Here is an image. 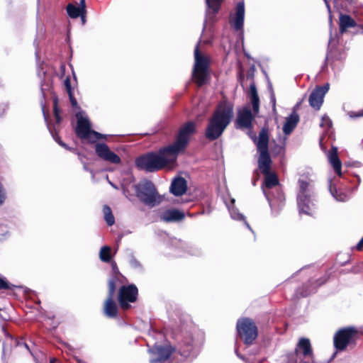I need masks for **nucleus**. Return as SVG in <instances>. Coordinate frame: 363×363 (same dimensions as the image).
I'll return each mask as SVG.
<instances>
[{
	"label": "nucleus",
	"instance_id": "nucleus-7",
	"mask_svg": "<svg viewBox=\"0 0 363 363\" xmlns=\"http://www.w3.org/2000/svg\"><path fill=\"white\" fill-rule=\"evenodd\" d=\"M199 43L194 49V65L193 69L194 81L199 85L202 86L206 84L209 77L208 66L209 59L202 55L199 50Z\"/></svg>",
	"mask_w": 363,
	"mask_h": 363
},
{
	"label": "nucleus",
	"instance_id": "nucleus-28",
	"mask_svg": "<svg viewBox=\"0 0 363 363\" xmlns=\"http://www.w3.org/2000/svg\"><path fill=\"white\" fill-rule=\"evenodd\" d=\"M234 203H235V199H230V204H228V203L226 204L227 207L228 208V211H229V212L230 213L231 218L233 220H243L244 223H245V225L250 230H251V228H250V225L248 224V223L245 219V216L242 213H240L238 209L234 208V206H233Z\"/></svg>",
	"mask_w": 363,
	"mask_h": 363
},
{
	"label": "nucleus",
	"instance_id": "nucleus-23",
	"mask_svg": "<svg viewBox=\"0 0 363 363\" xmlns=\"http://www.w3.org/2000/svg\"><path fill=\"white\" fill-rule=\"evenodd\" d=\"M185 215L183 212L177 209H167L163 211L160 215V218L164 222H177L184 219Z\"/></svg>",
	"mask_w": 363,
	"mask_h": 363
},
{
	"label": "nucleus",
	"instance_id": "nucleus-9",
	"mask_svg": "<svg viewBox=\"0 0 363 363\" xmlns=\"http://www.w3.org/2000/svg\"><path fill=\"white\" fill-rule=\"evenodd\" d=\"M313 360V354L309 339L302 337L299 340L295 352L290 356V363H307Z\"/></svg>",
	"mask_w": 363,
	"mask_h": 363
},
{
	"label": "nucleus",
	"instance_id": "nucleus-21",
	"mask_svg": "<svg viewBox=\"0 0 363 363\" xmlns=\"http://www.w3.org/2000/svg\"><path fill=\"white\" fill-rule=\"evenodd\" d=\"M196 347L191 335L186 337L180 343L179 352L182 356L188 357L195 355Z\"/></svg>",
	"mask_w": 363,
	"mask_h": 363
},
{
	"label": "nucleus",
	"instance_id": "nucleus-17",
	"mask_svg": "<svg viewBox=\"0 0 363 363\" xmlns=\"http://www.w3.org/2000/svg\"><path fill=\"white\" fill-rule=\"evenodd\" d=\"M223 1V0H205L206 6L203 30L206 29L208 23H211L215 21V17L220 10Z\"/></svg>",
	"mask_w": 363,
	"mask_h": 363
},
{
	"label": "nucleus",
	"instance_id": "nucleus-52",
	"mask_svg": "<svg viewBox=\"0 0 363 363\" xmlns=\"http://www.w3.org/2000/svg\"><path fill=\"white\" fill-rule=\"evenodd\" d=\"M237 355H238V357H239L240 359H243V357H242V356H241V355H240V354H237Z\"/></svg>",
	"mask_w": 363,
	"mask_h": 363
},
{
	"label": "nucleus",
	"instance_id": "nucleus-27",
	"mask_svg": "<svg viewBox=\"0 0 363 363\" xmlns=\"http://www.w3.org/2000/svg\"><path fill=\"white\" fill-rule=\"evenodd\" d=\"M328 160L330 163V164L333 166L335 173L338 177H340L341 173V168H342V163L337 156V148L333 147L331 151L328 154Z\"/></svg>",
	"mask_w": 363,
	"mask_h": 363
},
{
	"label": "nucleus",
	"instance_id": "nucleus-35",
	"mask_svg": "<svg viewBox=\"0 0 363 363\" xmlns=\"http://www.w3.org/2000/svg\"><path fill=\"white\" fill-rule=\"evenodd\" d=\"M64 85H65L67 92L68 93L70 99H72V86H71V82H70V79L69 77H67L65 79Z\"/></svg>",
	"mask_w": 363,
	"mask_h": 363
},
{
	"label": "nucleus",
	"instance_id": "nucleus-41",
	"mask_svg": "<svg viewBox=\"0 0 363 363\" xmlns=\"http://www.w3.org/2000/svg\"><path fill=\"white\" fill-rule=\"evenodd\" d=\"M9 288L8 283L2 278H0V289Z\"/></svg>",
	"mask_w": 363,
	"mask_h": 363
},
{
	"label": "nucleus",
	"instance_id": "nucleus-30",
	"mask_svg": "<svg viewBox=\"0 0 363 363\" xmlns=\"http://www.w3.org/2000/svg\"><path fill=\"white\" fill-rule=\"evenodd\" d=\"M99 258L104 262H108L111 261V247L108 246H104L99 251Z\"/></svg>",
	"mask_w": 363,
	"mask_h": 363
},
{
	"label": "nucleus",
	"instance_id": "nucleus-18",
	"mask_svg": "<svg viewBox=\"0 0 363 363\" xmlns=\"http://www.w3.org/2000/svg\"><path fill=\"white\" fill-rule=\"evenodd\" d=\"M328 84L315 89L309 96L308 101L310 106L315 110H319L323 104L324 96L328 92Z\"/></svg>",
	"mask_w": 363,
	"mask_h": 363
},
{
	"label": "nucleus",
	"instance_id": "nucleus-22",
	"mask_svg": "<svg viewBox=\"0 0 363 363\" xmlns=\"http://www.w3.org/2000/svg\"><path fill=\"white\" fill-rule=\"evenodd\" d=\"M337 182L336 177L329 179L328 186L330 194L337 201L345 202L348 201L350 199L349 196L337 189Z\"/></svg>",
	"mask_w": 363,
	"mask_h": 363
},
{
	"label": "nucleus",
	"instance_id": "nucleus-38",
	"mask_svg": "<svg viewBox=\"0 0 363 363\" xmlns=\"http://www.w3.org/2000/svg\"><path fill=\"white\" fill-rule=\"evenodd\" d=\"M348 115L350 118L363 117V109L358 112H350Z\"/></svg>",
	"mask_w": 363,
	"mask_h": 363
},
{
	"label": "nucleus",
	"instance_id": "nucleus-50",
	"mask_svg": "<svg viewBox=\"0 0 363 363\" xmlns=\"http://www.w3.org/2000/svg\"><path fill=\"white\" fill-rule=\"evenodd\" d=\"M84 169L86 171H89V169H88V167H86V165H84Z\"/></svg>",
	"mask_w": 363,
	"mask_h": 363
},
{
	"label": "nucleus",
	"instance_id": "nucleus-25",
	"mask_svg": "<svg viewBox=\"0 0 363 363\" xmlns=\"http://www.w3.org/2000/svg\"><path fill=\"white\" fill-rule=\"evenodd\" d=\"M67 11L68 15L72 18H76L79 16L84 18V14L86 13L85 0H80V4L78 7L72 4H68Z\"/></svg>",
	"mask_w": 363,
	"mask_h": 363
},
{
	"label": "nucleus",
	"instance_id": "nucleus-51",
	"mask_svg": "<svg viewBox=\"0 0 363 363\" xmlns=\"http://www.w3.org/2000/svg\"><path fill=\"white\" fill-rule=\"evenodd\" d=\"M82 22H83V23H84V21H85V14H84V18H82Z\"/></svg>",
	"mask_w": 363,
	"mask_h": 363
},
{
	"label": "nucleus",
	"instance_id": "nucleus-8",
	"mask_svg": "<svg viewBox=\"0 0 363 363\" xmlns=\"http://www.w3.org/2000/svg\"><path fill=\"white\" fill-rule=\"evenodd\" d=\"M76 118L77 123L75 132L81 139L87 140L89 143H94L97 140L106 138V135L91 130L90 121L84 112H78L76 114Z\"/></svg>",
	"mask_w": 363,
	"mask_h": 363
},
{
	"label": "nucleus",
	"instance_id": "nucleus-31",
	"mask_svg": "<svg viewBox=\"0 0 363 363\" xmlns=\"http://www.w3.org/2000/svg\"><path fill=\"white\" fill-rule=\"evenodd\" d=\"M103 213L104 219L108 225H112L115 223V218L113 216L111 208L108 206H104L103 208Z\"/></svg>",
	"mask_w": 363,
	"mask_h": 363
},
{
	"label": "nucleus",
	"instance_id": "nucleus-14",
	"mask_svg": "<svg viewBox=\"0 0 363 363\" xmlns=\"http://www.w3.org/2000/svg\"><path fill=\"white\" fill-rule=\"evenodd\" d=\"M245 4L243 1L238 3L235 11L229 16V23L236 31H242L245 20Z\"/></svg>",
	"mask_w": 363,
	"mask_h": 363
},
{
	"label": "nucleus",
	"instance_id": "nucleus-46",
	"mask_svg": "<svg viewBox=\"0 0 363 363\" xmlns=\"http://www.w3.org/2000/svg\"><path fill=\"white\" fill-rule=\"evenodd\" d=\"M323 1H324L325 4L326 5V7L328 9V12L330 13V6L329 5V3H328V0H323Z\"/></svg>",
	"mask_w": 363,
	"mask_h": 363
},
{
	"label": "nucleus",
	"instance_id": "nucleus-47",
	"mask_svg": "<svg viewBox=\"0 0 363 363\" xmlns=\"http://www.w3.org/2000/svg\"><path fill=\"white\" fill-rule=\"evenodd\" d=\"M312 292H313L312 291H308V292L306 291V292L303 293V294H301V296H308V294H311V293H312Z\"/></svg>",
	"mask_w": 363,
	"mask_h": 363
},
{
	"label": "nucleus",
	"instance_id": "nucleus-16",
	"mask_svg": "<svg viewBox=\"0 0 363 363\" xmlns=\"http://www.w3.org/2000/svg\"><path fill=\"white\" fill-rule=\"evenodd\" d=\"M172 350L167 346L155 345L149 350L151 363L164 362L172 354Z\"/></svg>",
	"mask_w": 363,
	"mask_h": 363
},
{
	"label": "nucleus",
	"instance_id": "nucleus-37",
	"mask_svg": "<svg viewBox=\"0 0 363 363\" xmlns=\"http://www.w3.org/2000/svg\"><path fill=\"white\" fill-rule=\"evenodd\" d=\"M53 138L54 140L60 145L62 146V147L67 149V150H72V149L68 147V146L65 143H63L60 138L58 136H56V135H53Z\"/></svg>",
	"mask_w": 363,
	"mask_h": 363
},
{
	"label": "nucleus",
	"instance_id": "nucleus-12",
	"mask_svg": "<svg viewBox=\"0 0 363 363\" xmlns=\"http://www.w3.org/2000/svg\"><path fill=\"white\" fill-rule=\"evenodd\" d=\"M138 296V289L133 284L128 286H123L120 288L118 291V302L120 306L127 310L130 307V303H133L136 301Z\"/></svg>",
	"mask_w": 363,
	"mask_h": 363
},
{
	"label": "nucleus",
	"instance_id": "nucleus-53",
	"mask_svg": "<svg viewBox=\"0 0 363 363\" xmlns=\"http://www.w3.org/2000/svg\"><path fill=\"white\" fill-rule=\"evenodd\" d=\"M38 76H39L40 77H41V74H40V72L38 73Z\"/></svg>",
	"mask_w": 363,
	"mask_h": 363
},
{
	"label": "nucleus",
	"instance_id": "nucleus-39",
	"mask_svg": "<svg viewBox=\"0 0 363 363\" xmlns=\"http://www.w3.org/2000/svg\"><path fill=\"white\" fill-rule=\"evenodd\" d=\"M5 198V192L1 184L0 183V205H1L4 203Z\"/></svg>",
	"mask_w": 363,
	"mask_h": 363
},
{
	"label": "nucleus",
	"instance_id": "nucleus-15",
	"mask_svg": "<svg viewBox=\"0 0 363 363\" xmlns=\"http://www.w3.org/2000/svg\"><path fill=\"white\" fill-rule=\"evenodd\" d=\"M95 150L96 155L106 162L115 164L121 162L120 157L111 151L105 143H97L95 146Z\"/></svg>",
	"mask_w": 363,
	"mask_h": 363
},
{
	"label": "nucleus",
	"instance_id": "nucleus-11",
	"mask_svg": "<svg viewBox=\"0 0 363 363\" xmlns=\"http://www.w3.org/2000/svg\"><path fill=\"white\" fill-rule=\"evenodd\" d=\"M121 274H116L108 281V296L104 303V312L108 318H114L117 315L118 306L113 300L114 294L119 281Z\"/></svg>",
	"mask_w": 363,
	"mask_h": 363
},
{
	"label": "nucleus",
	"instance_id": "nucleus-48",
	"mask_svg": "<svg viewBox=\"0 0 363 363\" xmlns=\"http://www.w3.org/2000/svg\"><path fill=\"white\" fill-rule=\"evenodd\" d=\"M109 184H111L113 188H115V189H118V187H117L114 184H113L112 182H109Z\"/></svg>",
	"mask_w": 363,
	"mask_h": 363
},
{
	"label": "nucleus",
	"instance_id": "nucleus-49",
	"mask_svg": "<svg viewBox=\"0 0 363 363\" xmlns=\"http://www.w3.org/2000/svg\"><path fill=\"white\" fill-rule=\"evenodd\" d=\"M55 361H56V359H55V358H52V359H50V363H55Z\"/></svg>",
	"mask_w": 363,
	"mask_h": 363
},
{
	"label": "nucleus",
	"instance_id": "nucleus-40",
	"mask_svg": "<svg viewBox=\"0 0 363 363\" xmlns=\"http://www.w3.org/2000/svg\"><path fill=\"white\" fill-rule=\"evenodd\" d=\"M0 318L3 319L4 320H7L9 319V316L5 310H0Z\"/></svg>",
	"mask_w": 363,
	"mask_h": 363
},
{
	"label": "nucleus",
	"instance_id": "nucleus-19",
	"mask_svg": "<svg viewBox=\"0 0 363 363\" xmlns=\"http://www.w3.org/2000/svg\"><path fill=\"white\" fill-rule=\"evenodd\" d=\"M253 119L252 113L249 107H245L238 113L236 125L238 128L250 129Z\"/></svg>",
	"mask_w": 363,
	"mask_h": 363
},
{
	"label": "nucleus",
	"instance_id": "nucleus-2",
	"mask_svg": "<svg viewBox=\"0 0 363 363\" xmlns=\"http://www.w3.org/2000/svg\"><path fill=\"white\" fill-rule=\"evenodd\" d=\"M234 116L233 106L227 101L220 102L208 121L205 135L210 140L218 138Z\"/></svg>",
	"mask_w": 363,
	"mask_h": 363
},
{
	"label": "nucleus",
	"instance_id": "nucleus-26",
	"mask_svg": "<svg viewBox=\"0 0 363 363\" xmlns=\"http://www.w3.org/2000/svg\"><path fill=\"white\" fill-rule=\"evenodd\" d=\"M357 26L355 21L347 14H340L339 29L340 33L343 34L350 28H354Z\"/></svg>",
	"mask_w": 363,
	"mask_h": 363
},
{
	"label": "nucleus",
	"instance_id": "nucleus-32",
	"mask_svg": "<svg viewBox=\"0 0 363 363\" xmlns=\"http://www.w3.org/2000/svg\"><path fill=\"white\" fill-rule=\"evenodd\" d=\"M128 263L134 269L140 271L143 269L141 263L134 257L132 253L128 255Z\"/></svg>",
	"mask_w": 363,
	"mask_h": 363
},
{
	"label": "nucleus",
	"instance_id": "nucleus-6",
	"mask_svg": "<svg viewBox=\"0 0 363 363\" xmlns=\"http://www.w3.org/2000/svg\"><path fill=\"white\" fill-rule=\"evenodd\" d=\"M299 191L297 194V205L300 214L313 215L315 204L313 192L310 184L303 179L298 180Z\"/></svg>",
	"mask_w": 363,
	"mask_h": 363
},
{
	"label": "nucleus",
	"instance_id": "nucleus-42",
	"mask_svg": "<svg viewBox=\"0 0 363 363\" xmlns=\"http://www.w3.org/2000/svg\"><path fill=\"white\" fill-rule=\"evenodd\" d=\"M357 249L358 250H363V237L362 238V239L359 240V242L357 245Z\"/></svg>",
	"mask_w": 363,
	"mask_h": 363
},
{
	"label": "nucleus",
	"instance_id": "nucleus-54",
	"mask_svg": "<svg viewBox=\"0 0 363 363\" xmlns=\"http://www.w3.org/2000/svg\"><path fill=\"white\" fill-rule=\"evenodd\" d=\"M323 282H324V281H321V282L319 284V285L323 284Z\"/></svg>",
	"mask_w": 363,
	"mask_h": 363
},
{
	"label": "nucleus",
	"instance_id": "nucleus-4",
	"mask_svg": "<svg viewBox=\"0 0 363 363\" xmlns=\"http://www.w3.org/2000/svg\"><path fill=\"white\" fill-rule=\"evenodd\" d=\"M249 135L250 138L256 144L257 151L259 153L258 159V167L262 174H267L271 172V157L268 151L269 137L267 130L262 129L257 138L255 133L250 131Z\"/></svg>",
	"mask_w": 363,
	"mask_h": 363
},
{
	"label": "nucleus",
	"instance_id": "nucleus-43",
	"mask_svg": "<svg viewBox=\"0 0 363 363\" xmlns=\"http://www.w3.org/2000/svg\"><path fill=\"white\" fill-rule=\"evenodd\" d=\"M300 104H301V102L296 104L294 108H293V111L292 112H295V113H297V111L298 109L299 108V106H300Z\"/></svg>",
	"mask_w": 363,
	"mask_h": 363
},
{
	"label": "nucleus",
	"instance_id": "nucleus-13",
	"mask_svg": "<svg viewBox=\"0 0 363 363\" xmlns=\"http://www.w3.org/2000/svg\"><path fill=\"white\" fill-rule=\"evenodd\" d=\"M357 335V330L353 327L340 330L334 337V345L339 350H343Z\"/></svg>",
	"mask_w": 363,
	"mask_h": 363
},
{
	"label": "nucleus",
	"instance_id": "nucleus-3",
	"mask_svg": "<svg viewBox=\"0 0 363 363\" xmlns=\"http://www.w3.org/2000/svg\"><path fill=\"white\" fill-rule=\"evenodd\" d=\"M263 174L264 180L262 189L269 202L272 214L277 216L284 205L285 198L279 186L277 175L272 172Z\"/></svg>",
	"mask_w": 363,
	"mask_h": 363
},
{
	"label": "nucleus",
	"instance_id": "nucleus-5",
	"mask_svg": "<svg viewBox=\"0 0 363 363\" xmlns=\"http://www.w3.org/2000/svg\"><path fill=\"white\" fill-rule=\"evenodd\" d=\"M133 187L135 191V196L145 205L152 208L161 203L162 198L150 181L146 179L140 181Z\"/></svg>",
	"mask_w": 363,
	"mask_h": 363
},
{
	"label": "nucleus",
	"instance_id": "nucleus-34",
	"mask_svg": "<svg viewBox=\"0 0 363 363\" xmlns=\"http://www.w3.org/2000/svg\"><path fill=\"white\" fill-rule=\"evenodd\" d=\"M320 127L329 130L332 127V121L327 116H323L321 118Z\"/></svg>",
	"mask_w": 363,
	"mask_h": 363
},
{
	"label": "nucleus",
	"instance_id": "nucleus-45",
	"mask_svg": "<svg viewBox=\"0 0 363 363\" xmlns=\"http://www.w3.org/2000/svg\"><path fill=\"white\" fill-rule=\"evenodd\" d=\"M111 264H112L113 271L114 272V273H116V271H118L116 264L115 262H112Z\"/></svg>",
	"mask_w": 363,
	"mask_h": 363
},
{
	"label": "nucleus",
	"instance_id": "nucleus-44",
	"mask_svg": "<svg viewBox=\"0 0 363 363\" xmlns=\"http://www.w3.org/2000/svg\"><path fill=\"white\" fill-rule=\"evenodd\" d=\"M55 115L57 123H59L60 122L61 119H60V116H59V114H58V113H57L56 109H55Z\"/></svg>",
	"mask_w": 363,
	"mask_h": 363
},
{
	"label": "nucleus",
	"instance_id": "nucleus-33",
	"mask_svg": "<svg viewBox=\"0 0 363 363\" xmlns=\"http://www.w3.org/2000/svg\"><path fill=\"white\" fill-rule=\"evenodd\" d=\"M128 181H129L130 182H133L134 181V178L132 175L129 174L128 175V177L127 179H124L123 183H122V189H123V194L128 196Z\"/></svg>",
	"mask_w": 363,
	"mask_h": 363
},
{
	"label": "nucleus",
	"instance_id": "nucleus-36",
	"mask_svg": "<svg viewBox=\"0 0 363 363\" xmlns=\"http://www.w3.org/2000/svg\"><path fill=\"white\" fill-rule=\"evenodd\" d=\"M270 103L272 104V106L273 112L276 113L277 112L276 98H275V95H274V93L273 91L271 92V95H270Z\"/></svg>",
	"mask_w": 363,
	"mask_h": 363
},
{
	"label": "nucleus",
	"instance_id": "nucleus-20",
	"mask_svg": "<svg viewBox=\"0 0 363 363\" xmlns=\"http://www.w3.org/2000/svg\"><path fill=\"white\" fill-rule=\"evenodd\" d=\"M187 190L186 180L182 177H176L173 179L169 187L170 192L174 196H179L184 194Z\"/></svg>",
	"mask_w": 363,
	"mask_h": 363
},
{
	"label": "nucleus",
	"instance_id": "nucleus-24",
	"mask_svg": "<svg viewBox=\"0 0 363 363\" xmlns=\"http://www.w3.org/2000/svg\"><path fill=\"white\" fill-rule=\"evenodd\" d=\"M299 116L297 113L292 112L286 118L285 123L283 126V132L285 135H289L296 127L299 121Z\"/></svg>",
	"mask_w": 363,
	"mask_h": 363
},
{
	"label": "nucleus",
	"instance_id": "nucleus-1",
	"mask_svg": "<svg viewBox=\"0 0 363 363\" xmlns=\"http://www.w3.org/2000/svg\"><path fill=\"white\" fill-rule=\"evenodd\" d=\"M196 131V125L189 121L185 123L179 132L176 141L158 153H148L137 158L135 165L140 169L152 172L164 167L172 168L178 155L186 148L190 136Z\"/></svg>",
	"mask_w": 363,
	"mask_h": 363
},
{
	"label": "nucleus",
	"instance_id": "nucleus-29",
	"mask_svg": "<svg viewBox=\"0 0 363 363\" xmlns=\"http://www.w3.org/2000/svg\"><path fill=\"white\" fill-rule=\"evenodd\" d=\"M250 100L252 106V110L256 115L259 112V99L257 94V89L255 84H251L250 86Z\"/></svg>",
	"mask_w": 363,
	"mask_h": 363
},
{
	"label": "nucleus",
	"instance_id": "nucleus-10",
	"mask_svg": "<svg viewBox=\"0 0 363 363\" xmlns=\"http://www.w3.org/2000/svg\"><path fill=\"white\" fill-rule=\"evenodd\" d=\"M236 328L239 336L245 344H252L257 337V328L253 320L250 318L239 319Z\"/></svg>",
	"mask_w": 363,
	"mask_h": 363
}]
</instances>
